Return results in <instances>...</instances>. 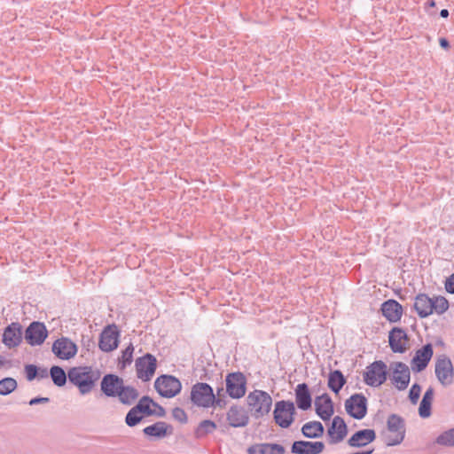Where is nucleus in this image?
Returning <instances> with one entry per match:
<instances>
[{"label": "nucleus", "mask_w": 454, "mask_h": 454, "mask_svg": "<svg viewBox=\"0 0 454 454\" xmlns=\"http://www.w3.org/2000/svg\"><path fill=\"white\" fill-rule=\"evenodd\" d=\"M138 395V392L136 388L129 386L125 387L122 384L116 396L119 397L121 403L130 405L137 399Z\"/></svg>", "instance_id": "31"}, {"label": "nucleus", "mask_w": 454, "mask_h": 454, "mask_svg": "<svg viewBox=\"0 0 454 454\" xmlns=\"http://www.w3.org/2000/svg\"><path fill=\"white\" fill-rule=\"evenodd\" d=\"M123 380L114 374H106L101 381V390L106 396H116Z\"/></svg>", "instance_id": "21"}, {"label": "nucleus", "mask_w": 454, "mask_h": 454, "mask_svg": "<svg viewBox=\"0 0 454 454\" xmlns=\"http://www.w3.org/2000/svg\"><path fill=\"white\" fill-rule=\"evenodd\" d=\"M433 356V348L431 344L423 346L418 349L411 360V369L414 372H419L423 371L428 364Z\"/></svg>", "instance_id": "17"}, {"label": "nucleus", "mask_w": 454, "mask_h": 454, "mask_svg": "<svg viewBox=\"0 0 454 454\" xmlns=\"http://www.w3.org/2000/svg\"><path fill=\"white\" fill-rule=\"evenodd\" d=\"M213 405L223 407L224 405V403L220 398L215 397V402Z\"/></svg>", "instance_id": "50"}, {"label": "nucleus", "mask_w": 454, "mask_h": 454, "mask_svg": "<svg viewBox=\"0 0 454 454\" xmlns=\"http://www.w3.org/2000/svg\"><path fill=\"white\" fill-rule=\"evenodd\" d=\"M5 359L3 356H0V367L5 364Z\"/></svg>", "instance_id": "52"}, {"label": "nucleus", "mask_w": 454, "mask_h": 454, "mask_svg": "<svg viewBox=\"0 0 454 454\" xmlns=\"http://www.w3.org/2000/svg\"><path fill=\"white\" fill-rule=\"evenodd\" d=\"M226 391L232 398H240L246 393V378L241 372H232L226 377Z\"/></svg>", "instance_id": "12"}, {"label": "nucleus", "mask_w": 454, "mask_h": 454, "mask_svg": "<svg viewBox=\"0 0 454 454\" xmlns=\"http://www.w3.org/2000/svg\"><path fill=\"white\" fill-rule=\"evenodd\" d=\"M445 288L447 292L454 294V273L446 279Z\"/></svg>", "instance_id": "45"}, {"label": "nucleus", "mask_w": 454, "mask_h": 454, "mask_svg": "<svg viewBox=\"0 0 454 454\" xmlns=\"http://www.w3.org/2000/svg\"><path fill=\"white\" fill-rule=\"evenodd\" d=\"M381 311L383 316L390 322L400 320L403 313L402 306L395 300H388L382 303Z\"/></svg>", "instance_id": "25"}, {"label": "nucleus", "mask_w": 454, "mask_h": 454, "mask_svg": "<svg viewBox=\"0 0 454 454\" xmlns=\"http://www.w3.org/2000/svg\"><path fill=\"white\" fill-rule=\"evenodd\" d=\"M439 43H440L441 47H442L444 49H448L450 47V43H449L448 40L445 38H440Z\"/></svg>", "instance_id": "49"}, {"label": "nucleus", "mask_w": 454, "mask_h": 454, "mask_svg": "<svg viewBox=\"0 0 454 454\" xmlns=\"http://www.w3.org/2000/svg\"><path fill=\"white\" fill-rule=\"evenodd\" d=\"M345 383L346 379L340 371L335 370L330 372L328 378V387L332 391L338 394Z\"/></svg>", "instance_id": "33"}, {"label": "nucleus", "mask_w": 454, "mask_h": 454, "mask_svg": "<svg viewBox=\"0 0 454 454\" xmlns=\"http://www.w3.org/2000/svg\"><path fill=\"white\" fill-rule=\"evenodd\" d=\"M296 413L294 403L291 401H278L275 403L274 420L282 428L289 427Z\"/></svg>", "instance_id": "3"}, {"label": "nucleus", "mask_w": 454, "mask_h": 454, "mask_svg": "<svg viewBox=\"0 0 454 454\" xmlns=\"http://www.w3.org/2000/svg\"><path fill=\"white\" fill-rule=\"evenodd\" d=\"M247 401L255 419L262 418L268 414L272 405L271 396L262 390L256 389L250 392L247 397Z\"/></svg>", "instance_id": "2"}, {"label": "nucleus", "mask_w": 454, "mask_h": 454, "mask_svg": "<svg viewBox=\"0 0 454 454\" xmlns=\"http://www.w3.org/2000/svg\"><path fill=\"white\" fill-rule=\"evenodd\" d=\"M295 399L298 408L306 411L311 407V395L306 383L297 385L295 388Z\"/></svg>", "instance_id": "27"}, {"label": "nucleus", "mask_w": 454, "mask_h": 454, "mask_svg": "<svg viewBox=\"0 0 454 454\" xmlns=\"http://www.w3.org/2000/svg\"><path fill=\"white\" fill-rule=\"evenodd\" d=\"M315 407L317 414L323 420H328L333 414V402L327 394H324L316 398Z\"/></svg>", "instance_id": "22"}, {"label": "nucleus", "mask_w": 454, "mask_h": 454, "mask_svg": "<svg viewBox=\"0 0 454 454\" xmlns=\"http://www.w3.org/2000/svg\"><path fill=\"white\" fill-rule=\"evenodd\" d=\"M171 429V426L168 425L166 422L158 421L151 426L145 427L143 432L147 436L161 439L166 435L170 434Z\"/></svg>", "instance_id": "28"}, {"label": "nucleus", "mask_w": 454, "mask_h": 454, "mask_svg": "<svg viewBox=\"0 0 454 454\" xmlns=\"http://www.w3.org/2000/svg\"><path fill=\"white\" fill-rule=\"evenodd\" d=\"M137 377L145 381L149 380L156 370V358L146 354L136 361Z\"/></svg>", "instance_id": "14"}, {"label": "nucleus", "mask_w": 454, "mask_h": 454, "mask_svg": "<svg viewBox=\"0 0 454 454\" xmlns=\"http://www.w3.org/2000/svg\"><path fill=\"white\" fill-rule=\"evenodd\" d=\"M153 406L155 407V410H153L154 411L153 415H156L160 418L165 416V414H166L165 410L160 405H159L156 403H153Z\"/></svg>", "instance_id": "46"}, {"label": "nucleus", "mask_w": 454, "mask_h": 454, "mask_svg": "<svg viewBox=\"0 0 454 454\" xmlns=\"http://www.w3.org/2000/svg\"><path fill=\"white\" fill-rule=\"evenodd\" d=\"M248 454H285V448L277 443H261L248 448Z\"/></svg>", "instance_id": "29"}, {"label": "nucleus", "mask_w": 454, "mask_h": 454, "mask_svg": "<svg viewBox=\"0 0 454 454\" xmlns=\"http://www.w3.org/2000/svg\"><path fill=\"white\" fill-rule=\"evenodd\" d=\"M215 428L216 425L215 422L209 419H205L199 424L195 431V435L198 438L204 437L205 435L212 433Z\"/></svg>", "instance_id": "36"}, {"label": "nucleus", "mask_w": 454, "mask_h": 454, "mask_svg": "<svg viewBox=\"0 0 454 454\" xmlns=\"http://www.w3.org/2000/svg\"><path fill=\"white\" fill-rule=\"evenodd\" d=\"M154 387L157 392L166 398L176 396L182 388L179 380L171 375H161L157 378Z\"/></svg>", "instance_id": "7"}, {"label": "nucleus", "mask_w": 454, "mask_h": 454, "mask_svg": "<svg viewBox=\"0 0 454 454\" xmlns=\"http://www.w3.org/2000/svg\"><path fill=\"white\" fill-rule=\"evenodd\" d=\"M345 409L354 419H362L367 413V399L362 394H355L346 400Z\"/></svg>", "instance_id": "11"}, {"label": "nucleus", "mask_w": 454, "mask_h": 454, "mask_svg": "<svg viewBox=\"0 0 454 454\" xmlns=\"http://www.w3.org/2000/svg\"><path fill=\"white\" fill-rule=\"evenodd\" d=\"M376 438L372 429H363L356 432L348 440V444L354 448H362L372 442Z\"/></svg>", "instance_id": "20"}, {"label": "nucleus", "mask_w": 454, "mask_h": 454, "mask_svg": "<svg viewBox=\"0 0 454 454\" xmlns=\"http://www.w3.org/2000/svg\"><path fill=\"white\" fill-rule=\"evenodd\" d=\"M387 425L391 434L386 436V444L387 446L400 444L405 434L403 419L396 414H392L388 417Z\"/></svg>", "instance_id": "5"}, {"label": "nucleus", "mask_w": 454, "mask_h": 454, "mask_svg": "<svg viewBox=\"0 0 454 454\" xmlns=\"http://www.w3.org/2000/svg\"><path fill=\"white\" fill-rule=\"evenodd\" d=\"M327 433L330 437V444H336L341 442L348 433L347 425L343 419L339 416H335Z\"/></svg>", "instance_id": "18"}, {"label": "nucleus", "mask_w": 454, "mask_h": 454, "mask_svg": "<svg viewBox=\"0 0 454 454\" xmlns=\"http://www.w3.org/2000/svg\"><path fill=\"white\" fill-rule=\"evenodd\" d=\"M434 372L439 382L446 387L454 381V368L451 360L446 355L436 357Z\"/></svg>", "instance_id": "6"}, {"label": "nucleus", "mask_w": 454, "mask_h": 454, "mask_svg": "<svg viewBox=\"0 0 454 454\" xmlns=\"http://www.w3.org/2000/svg\"><path fill=\"white\" fill-rule=\"evenodd\" d=\"M17 387V381L13 378H4L0 380V395H7L13 392Z\"/></svg>", "instance_id": "37"}, {"label": "nucleus", "mask_w": 454, "mask_h": 454, "mask_svg": "<svg viewBox=\"0 0 454 454\" xmlns=\"http://www.w3.org/2000/svg\"><path fill=\"white\" fill-rule=\"evenodd\" d=\"M434 391L433 387H428L425 392L419 407V414L421 418L426 419L431 415V405L434 399Z\"/></svg>", "instance_id": "30"}, {"label": "nucleus", "mask_w": 454, "mask_h": 454, "mask_svg": "<svg viewBox=\"0 0 454 454\" xmlns=\"http://www.w3.org/2000/svg\"><path fill=\"white\" fill-rule=\"evenodd\" d=\"M389 345L394 352L403 353L406 349L407 335L403 329L394 328L389 333Z\"/></svg>", "instance_id": "24"}, {"label": "nucleus", "mask_w": 454, "mask_h": 454, "mask_svg": "<svg viewBox=\"0 0 454 454\" xmlns=\"http://www.w3.org/2000/svg\"><path fill=\"white\" fill-rule=\"evenodd\" d=\"M387 380V365L382 361H376L367 367L364 381L371 387H379Z\"/></svg>", "instance_id": "9"}, {"label": "nucleus", "mask_w": 454, "mask_h": 454, "mask_svg": "<svg viewBox=\"0 0 454 454\" xmlns=\"http://www.w3.org/2000/svg\"><path fill=\"white\" fill-rule=\"evenodd\" d=\"M421 393V387L415 383L411 386L409 391V399L412 404H416L419 399Z\"/></svg>", "instance_id": "42"}, {"label": "nucleus", "mask_w": 454, "mask_h": 454, "mask_svg": "<svg viewBox=\"0 0 454 454\" xmlns=\"http://www.w3.org/2000/svg\"><path fill=\"white\" fill-rule=\"evenodd\" d=\"M435 443L443 447H454V427L440 434Z\"/></svg>", "instance_id": "35"}, {"label": "nucleus", "mask_w": 454, "mask_h": 454, "mask_svg": "<svg viewBox=\"0 0 454 454\" xmlns=\"http://www.w3.org/2000/svg\"><path fill=\"white\" fill-rule=\"evenodd\" d=\"M172 416L176 420H177L181 423L187 422V415L182 408L176 407V408L173 409Z\"/></svg>", "instance_id": "43"}, {"label": "nucleus", "mask_w": 454, "mask_h": 454, "mask_svg": "<svg viewBox=\"0 0 454 454\" xmlns=\"http://www.w3.org/2000/svg\"><path fill=\"white\" fill-rule=\"evenodd\" d=\"M301 432L307 438H318L324 434V427L318 421H310L303 425Z\"/></svg>", "instance_id": "32"}, {"label": "nucleus", "mask_w": 454, "mask_h": 454, "mask_svg": "<svg viewBox=\"0 0 454 454\" xmlns=\"http://www.w3.org/2000/svg\"><path fill=\"white\" fill-rule=\"evenodd\" d=\"M153 403L154 402L150 397L143 396L135 407L140 413L151 416L154 414V411L151 409Z\"/></svg>", "instance_id": "38"}, {"label": "nucleus", "mask_w": 454, "mask_h": 454, "mask_svg": "<svg viewBox=\"0 0 454 454\" xmlns=\"http://www.w3.org/2000/svg\"><path fill=\"white\" fill-rule=\"evenodd\" d=\"M22 340V326L20 323H12L4 331L3 343L9 348L18 347Z\"/></svg>", "instance_id": "16"}, {"label": "nucleus", "mask_w": 454, "mask_h": 454, "mask_svg": "<svg viewBox=\"0 0 454 454\" xmlns=\"http://www.w3.org/2000/svg\"><path fill=\"white\" fill-rule=\"evenodd\" d=\"M48 336L45 325L40 322H33L25 331L24 338L31 346H38L43 343Z\"/></svg>", "instance_id": "13"}, {"label": "nucleus", "mask_w": 454, "mask_h": 454, "mask_svg": "<svg viewBox=\"0 0 454 454\" xmlns=\"http://www.w3.org/2000/svg\"><path fill=\"white\" fill-rule=\"evenodd\" d=\"M229 424L233 427H245L248 423V416L243 408L231 407L227 413Z\"/></svg>", "instance_id": "26"}, {"label": "nucleus", "mask_w": 454, "mask_h": 454, "mask_svg": "<svg viewBox=\"0 0 454 454\" xmlns=\"http://www.w3.org/2000/svg\"><path fill=\"white\" fill-rule=\"evenodd\" d=\"M143 419L141 413L134 406L129 410L125 418V422L129 427H135Z\"/></svg>", "instance_id": "40"}, {"label": "nucleus", "mask_w": 454, "mask_h": 454, "mask_svg": "<svg viewBox=\"0 0 454 454\" xmlns=\"http://www.w3.org/2000/svg\"><path fill=\"white\" fill-rule=\"evenodd\" d=\"M414 309L420 317L424 318L428 317L434 312L433 298H430L424 294L417 295L415 298Z\"/></svg>", "instance_id": "23"}, {"label": "nucleus", "mask_w": 454, "mask_h": 454, "mask_svg": "<svg viewBox=\"0 0 454 454\" xmlns=\"http://www.w3.org/2000/svg\"><path fill=\"white\" fill-rule=\"evenodd\" d=\"M119 332L116 326L108 325L100 334L99 348L104 352H110L118 347Z\"/></svg>", "instance_id": "15"}, {"label": "nucleus", "mask_w": 454, "mask_h": 454, "mask_svg": "<svg viewBox=\"0 0 454 454\" xmlns=\"http://www.w3.org/2000/svg\"><path fill=\"white\" fill-rule=\"evenodd\" d=\"M428 4H429V6H432V7H433V6H434V5H435V3H434V0H430V1L428 2Z\"/></svg>", "instance_id": "53"}, {"label": "nucleus", "mask_w": 454, "mask_h": 454, "mask_svg": "<svg viewBox=\"0 0 454 454\" xmlns=\"http://www.w3.org/2000/svg\"><path fill=\"white\" fill-rule=\"evenodd\" d=\"M52 353L59 359L69 360L77 354V345L67 337L56 340L52 344Z\"/></svg>", "instance_id": "10"}, {"label": "nucleus", "mask_w": 454, "mask_h": 454, "mask_svg": "<svg viewBox=\"0 0 454 454\" xmlns=\"http://www.w3.org/2000/svg\"><path fill=\"white\" fill-rule=\"evenodd\" d=\"M67 376L69 381L78 387L81 395H87L99 380L100 372L90 366H79L71 368Z\"/></svg>", "instance_id": "1"}, {"label": "nucleus", "mask_w": 454, "mask_h": 454, "mask_svg": "<svg viewBox=\"0 0 454 454\" xmlns=\"http://www.w3.org/2000/svg\"><path fill=\"white\" fill-rule=\"evenodd\" d=\"M49 402L48 397H35L29 401L30 405H35L38 403H47Z\"/></svg>", "instance_id": "47"}, {"label": "nucleus", "mask_w": 454, "mask_h": 454, "mask_svg": "<svg viewBox=\"0 0 454 454\" xmlns=\"http://www.w3.org/2000/svg\"><path fill=\"white\" fill-rule=\"evenodd\" d=\"M25 372L27 373V379L28 380H33L37 377V367L34 364L26 365Z\"/></svg>", "instance_id": "44"}, {"label": "nucleus", "mask_w": 454, "mask_h": 454, "mask_svg": "<svg viewBox=\"0 0 454 454\" xmlns=\"http://www.w3.org/2000/svg\"><path fill=\"white\" fill-rule=\"evenodd\" d=\"M325 449L322 442L296 441L292 445V452L295 454H320Z\"/></svg>", "instance_id": "19"}, {"label": "nucleus", "mask_w": 454, "mask_h": 454, "mask_svg": "<svg viewBox=\"0 0 454 454\" xmlns=\"http://www.w3.org/2000/svg\"><path fill=\"white\" fill-rule=\"evenodd\" d=\"M50 375L53 383L58 387L64 386L67 382V377H68L65 371L58 365H54L51 368Z\"/></svg>", "instance_id": "34"}, {"label": "nucleus", "mask_w": 454, "mask_h": 454, "mask_svg": "<svg viewBox=\"0 0 454 454\" xmlns=\"http://www.w3.org/2000/svg\"><path fill=\"white\" fill-rule=\"evenodd\" d=\"M192 402L200 407L213 406L215 402V395L212 387L207 383L195 384L191 391Z\"/></svg>", "instance_id": "8"}, {"label": "nucleus", "mask_w": 454, "mask_h": 454, "mask_svg": "<svg viewBox=\"0 0 454 454\" xmlns=\"http://www.w3.org/2000/svg\"><path fill=\"white\" fill-rule=\"evenodd\" d=\"M134 348L132 344H129L125 350L122 351L121 363L122 364V367H125L127 364H130L132 362Z\"/></svg>", "instance_id": "41"}, {"label": "nucleus", "mask_w": 454, "mask_h": 454, "mask_svg": "<svg viewBox=\"0 0 454 454\" xmlns=\"http://www.w3.org/2000/svg\"><path fill=\"white\" fill-rule=\"evenodd\" d=\"M392 384L400 391L407 388L411 380V371L403 362H393L389 366Z\"/></svg>", "instance_id": "4"}, {"label": "nucleus", "mask_w": 454, "mask_h": 454, "mask_svg": "<svg viewBox=\"0 0 454 454\" xmlns=\"http://www.w3.org/2000/svg\"><path fill=\"white\" fill-rule=\"evenodd\" d=\"M49 372L46 368L43 369H37V377L40 379H46L48 378Z\"/></svg>", "instance_id": "48"}, {"label": "nucleus", "mask_w": 454, "mask_h": 454, "mask_svg": "<svg viewBox=\"0 0 454 454\" xmlns=\"http://www.w3.org/2000/svg\"><path fill=\"white\" fill-rule=\"evenodd\" d=\"M441 17L447 18L449 16V11L446 9H442L440 12Z\"/></svg>", "instance_id": "51"}, {"label": "nucleus", "mask_w": 454, "mask_h": 454, "mask_svg": "<svg viewBox=\"0 0 454 454\" xmlns=\"http://www.w3.org/2000/svg\"><path fill=\"white\" fill-rule=\"evenodd\" d=\"M434 311L439 315L443 314L449 309V301L443 296L433 297Z\"/></svg>", "instance_id": "39"}]
</instances>
